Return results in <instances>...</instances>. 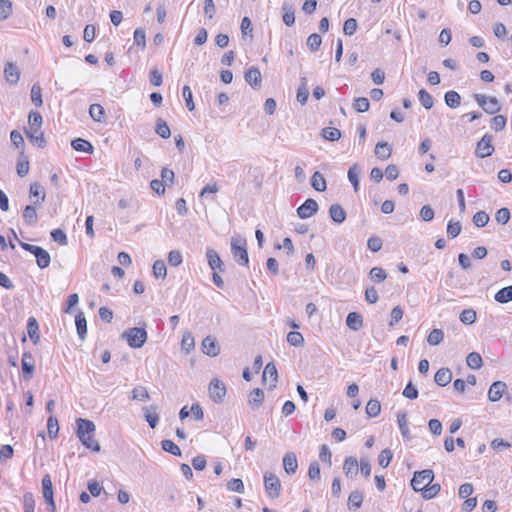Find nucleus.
Segmentation results:
<instances>
[{
  "instance_id": "f257e3e1",
  "label": "nucleus",
  "mask_w": 512,
  "mask_h": 512,
  "mask_svg": "<svg viewBox=\"0 0 512 512\" xmlns=\"http://www.w3.org/2000/svg\"><path fill=\"white\" fill-rule=\"evenodd\" d=\"M122 338L126 339L131 348L138 349L143 347L147 341V332L145 327H133L125 330Z\"/></svg>"
},
{
  "instance_id": "f03ea898",
  "label": "nucleus",
  "mask_w": 512,
  "mask_h": 512,
  "mask_svg": "<svg viewBox=\"0 0 512 512\" xmlns=\"http://www.w3.org/2000/svg\"><path fill=\"white\" fill-rule=\"evenodd\" d=\"M21 248L33 254L36 258V264L40 269H45L50 265L51 256L47 250L40 246L32 245L25 242H19Z\"/></svg>"
},
{
  "instance_id": "7ed1b4c3",
  "label": "nucleus",
  "mask_w": 512,
  "mask_h": 512,
  "mask_svg": "<svg viewBox=\"0 0 512 512\" xmlns=\"http://www.w3.org/2000/svg\"><path fill=\"white\" fill-rule=\"evenodd\" d=\"M231 253L235 261L242 266L249 263L248 252L246 248V240L240 237L231 238Z\"/></svg>"
},
{
  "instance_id": "20e7f679",
  "label": "nucleus",
  "mask_w": 512,
  "mask_h": 512,
  "mask_svg": "<svg viewBox=\"0 0 512 512\" xmlns=\"http://www.w3.org/2000/svg\"><path fill=\"white\" fill-rule=\"evenodd\" d=\"M474 99L477 104L487 113L496 114L501 110V104L496 97L485 94H475Z\"/></svg>"
},
{
  "instance_id": "39448f33",
  "label": "nucleus",
  "mask_w": 512,
  "mask_h": 512,
  "mask_svg": "<svg viewBox=\"0 0 512 512\" xmlns=\"http://www.w3.org/2000/svg\"><path fill=\"white\" fill-rule=\"evenodd\" d=\"M434 480V472L431 469L417 471L411 480V486L415 491H420L425 488V485H430Z\"/></svg>"
},
{
  "instance_id": "423d86ee",
  "label": "nucleus",
  "mask_w": 512,
  "mask_h": 512,
  "mask_svg": "<svg viewBox=\"0 0 512 512\" xmlns=\"http://www.w3.org/2000/svg\"><path fill=\"white\" fill-rule=\"evenodd\" d=\"M264 486L269 498L275 499L280 496L281 482L275 474L268 472L264 474Z\"/></svg>"
},
{
  "instance_id": "0eeeda50",
  "label": "nucleus",
  "mask_w": 512,
  "mask_h": 512,
  "mask_svg": "<svg viewBox=\"0 0 512 512\" xmlns=\"http://www.w3.org/2000/svg\"><path fill=\"white\" fill-rule=\"evenodd\" d=\"M209 397L215 403H222L226 395V386L218 378H213L208 387Z\"/></svg>"
},
{
  "instance_id": "6e6552de",
  "label": "nucleus",
  "mask_w": 512,
  "mask_h": 512,
  "mask_svg": "<svg viewBox=\"0 0 512 512\" xmlns=\"http://www.w3.org/2000/svg\"><path fill=\"white\" fill-rule=\"evenodd\" d=\"M494 146L492 145V136L489 134L483 135V137L477 142L475 155L478 158H485L493 154Z\"/></svg>"
},
{
  "instance_id": "1a4fd4ad",
  "label": "nucleus",
  "mask_w": 512,
  "mask_h": 512,
  "mask_svg": "<svg viewBox=\"0 0 512 512\" xmlns=\"http://www.w3.org/2000/svg\"><path fill=\"white\" fill-rule=\"evenodd\" d=\"M318 209L317 201L309 198L297 208V215L301 219H307L316 214Z\"/></svg>"
},
{
  "instance_id": "9d476101",
  "label": "nucleus",
  "mask_w": 512,
  "mask_h": 512,
  "mask_svg": "<svg viewBox=\"0 0 512 512\" xmlns=\"http://www.w3.org/2000/svg\"><path fill=\"white\" fill-rule=\"evenodd\" d=\"M29 198L34 205H41L46 200V193L39 182H34L29 188Z\"/></svg>"
},
{
  "instance_id": "9b49d317",
  "label": "nucleus",
  "mask_w": 512,
  "mask_h": 512,
  "mask_svg": "<svg viewBox=\"0 0 512 512\" xmlns=\"http://www.w3.org/2000/svg\"><path fill=\"white\" fill-rule=\"evenodd\" d=\"M202 351L204 354L215 357L220 353V346L214 336L208 335L202 341Z\"/></svg>"
},
{
  "instance_id": "f8f14e48",
  "label": "nucleus",
  "mask_w": 512,
  "mask_h": 512,
  "mask_svg": "<svg viewBox=\"0 0 512 512\" xmlns=\"http://www.w3.org/2000/svg\"><path fill=\"white\" fill-rule=\"evenodd\" d=\"M76 424V434L78 438H83L85 434L94 435L96 427L91 420L78 418Z\"/></svg>"
},
{
  "instance_id": "ddd939ff",
  "label": "nucleus",
  "mask_w": 512,
  "mask_h": 512,
  "mask_svg": "<svg viewBox=\"0 0 512 512\" xmlns=\"http://www.w3.org/2000/svg\"><path fill=\"white\" fill-rule=\"evenodd\" d=\"M21 366L24 379L30 380L35 368L33 356L30 352H24L22 354Z\"/></svg>"
},
{
  "instance_id": "4468645a",
  "label": "nucleus",
  "mask_w": 512,
  "mask_h": 512,
  "mask_svg": "<svg viewBox=\"0 0 512 512\" xmlns=\"http://www.w3.org/2000/svg\"><path fill=\"white\" fill-rule=\"evenodd\" d=\"M245 81L254 89L261 87L262 77L257 67H250L244 74Z\"/></svg>"
},
{
  "instance_id": "2eb2a0df",
  "label": "nucleus",
  "mask_w": 512,
  "mask_h": 512,
  "mask_svg": "<svg viewBox=\"0 0 512 512\" xmlns=\"http://www.w3.org/2000/svg\"><path fill=\"white\" fill-rule=\"evenodd\" d=\"M206 257H207L208 265L213 271H217V270L219 272L224 271L223 262L216 250H214L212 248H208L206 251Z\"/></svg>"
},
{
  "instance_id": "dca6fc26",
  "label": "nucleus",
  "mask_w": 512,
  "mask_h": 512,
  "mask_svg": "<svg viewBox=\"0 0 512 512\" xmlns=\"http://www.w3.org/2000/svg\"><path fill=\"white\" fill-rule=\"evenodd\" d=\"M506 389H507V385L505 382H502V381L493 382L488 391L489 400L492 402H496V401L500 400Z\"/></svg>"
},
{
  "instance_id": "f3484780",
  "label": "nucleus",
  "mask_w": 512,
  "mask_h": 512,
  "mask_svg": "<svg viewBox=\"0 0 512 512\" xmlns=\"http://www.w3.org/2000/svg\"><path fill=\"white\" fill-rule=\"evenodd\" d=\"M283 467L287 474L293 475L298 469V461L296 454L293 452H287L283 457Z\"/></svg>"
},
{
  "instance_id": "a211bd4d",
  "label": "nucleus",
  "mask_w": 512,
  "mask_h": 512,
  "mask_svg": "<svg viewBox=\"0 0 512 512\" xmlns=\"http://www.w3.org/2000/svg\"><path fill=\"white\" fill-rule=\"evenodd\" d=\"M144 411V418L148 422L149 426L154 429L159 421L158 416V406L157 405H150L143 407Z\"/></svg>"
},
{
  "instance_id": "6ab92c4d",
  "label": "nucleus",
  "mask_w": 512,
  "mask_h": 512,
  "mask_svg": "<svg viewBox=\"0 0 512 512\" xmlns=\"http://www.w3.org/2000/svg\"><path fill=\"white\" fill-rule=\"evenodd\" d=\"M4 76L7 82L16 84L20 78V71L14 63L8 62L4 68Z\"/></svg>"
},
{
  "instance_id": "aec40b11",
  "label": "nucleus",
  "mask_w": 512,
  "mask_h": 512,
  "mask_svg": "<svg viewBox=\"0 0 512 512\" xmlns=\"http://www.w3.org/2000/svg\"><path fill=\"white\" fill-rule=\"evenodd\" d=\"M36 206L37 205L30 204L23 209L22 217L25 224L28 226H34L38 221Z\"/></svg>"
},
{
  "instance_id": "412c9836",
  "label": "nucleus",
  "mask_w": 512,
  "mask_h": 512,
  "mask_svg": "<svg viewBox=\"0 0 512 512\" xmlns=\"http://www.w3.org/2000/svg\"><path fill=\"white\" fill-rule=\"evenodd\" d=\"M329 216L333 222L341 224L346 220V211L340 204H332L329 208Z\"/></svg>"
},
{
  "instance_id": "4be33fe9",
  "label": "nucleus",
  "mask_w": 512,
  "mask_h": 512,
  "mask_svg": "<svg viewBox=\"0 0 512 512\" xmlns=\"http://www.w3.org/2000/svg\"><path fill=\"white\" fill-rule=\"evenodd\" d=\"M343 470L347 477L353 478L358 474L359 464L355 457H347L343 464Z\"/></svg>"
},
{
  "instance_id": "5701e85b",
  "label": "nucleus",
  "mask_w": 512,
  "mask_h": 512,
  "mask_svg": "<svg viewBox=\"0 0 512 512\" xmlns=\"http://www.w3.org/2000/svg\"><path fill=\"white\" fill-rule=\"evenodd\" d=\"M27 333L33 344H38L40 340L39 325L34 317H29L27 321Z\"/></svg>"
},
{
  "instance_id": "b1692460",
  "label": "nucleus",
  "mask_w": 512,
  "mask_h": 512,
  "mask_svg": "<svg viewBox=\"0 0 512 512\" xmlns=\"http://www.w3.org/2000/svg\"><path fill=\"white\" fill-rule=\"evenodd\" d=\"M452 380V372L449 368H440L434 376V381L437 385L444 387Z\"/></svg>"
},
{
  "instance_id": "393cba45",
  "label": "nucleus",
  "mask_w": 512,
  "mask_h": 512,
  "mask_svg": "<svg viewBox=\"0 0 512 512\" xmlns=\"http://www.w3.org/2000/svg\"><path fill=\"white\" fill-rule=\"evenodd\" d=\"M346 325L353 331H358L363 327V318L357 312H350L346 317Z\"/></svg>"
},
{
  "instance_id": "a878e982",
  "label": "nucleus",
  "mask_w": 512,
  "mask_h": 512,
  "mask_svg": "<svg viewBox=\"0 0 512 512\" xmlns=\"http://www.w3.org/2000/svg\"><path fill=\"white\" fill-rule=\"evenodd\" d=\"M282 19L285 25L291 27L295 23V9L291 4L283 3L282 7Z\"/></svg>"
},
{
  "instance_id": "bb28decb",
  "label": "nucleus",
  "mask_w": 512,
  "mask_h": 512,
  "mask_svg": "<svg viewBox=\"0 0 512 512\" xmlns=\"http://www.w3.org/2000/svg\"><path fill=\"white\" fill-rule=\"evenodd\" d=\"M77 334L81 340H84L87 334V320L83 312H78L75 316Z\"/></svg>"
},
{
  "instance_id": "cd10ccee",
  "label": "nucleus",
  "mask_w": 512,
  "mask_h": 512,
  "mask_svg": "<svg viewBox=\"0 0 512 512\" xmlns=\"http://www.w3.org/2000/svg\"><path fill=\"white\" fill-rule=\"evenodd\" d=\"M27 137L29 140L36 144L38 147L43 148L46 145V140L43 136V133L40 131V129H29L25 131Z\"/></svg>"
},
{
  "instance_id": "c85d7f7f",
  "label": "nucleus",
  "mask_w": 512,
  "mask_h": 512,
  "mask_svg": "<svg viewBox=\"0 0 512 512\" xmlns=\"http://www.w3.org/2000/svg\"><path fill=\"white\" fill-rule=\"evenodd\" d=\"M494 299L500 304H506L512 301V285L503 287L498 290L494 296Z\"/></svg>"
},
{
  "instance_id": "c756f323",
  "label": "nucleus",
  "mask_w": 512,
  "mask_h": 512,
  "mask_svg": "<svg viewBox=\"0 0 512 512\" xmlns=\"http://www.w3.org/2000/svg\"><path fill=\"white\" fill-rule=\"evenodd\" d=\"M269 377L271 379L272 384L270 385V389L276 387V382L278 379L277 368L274 363L270 362L266 365L263 371V380L265 381Z\"/></svg>"
},
{
  "instance_id": "7c9ffc66",
  "label": "nucleus",
  "mask_w": 512,
  "mask_h": 512,
  "mask_svg": "<svg viewBox=\"0 0 512 512\" xmlns=\"http://www.w3.org/2000/svg\"><path fill=\"white\" fill-rule=\"evenodd\" d=\"M392 147L387 142H378L375 146V155L382 160L390 158Z\"/></svg>"
},
{
  "instance_id": "2f4dec72",
  "label": "nucleus",
  "mask_w": 512,
  "mask_h": 512,
  "mask_svg": "<svg viewBox=\"0 0 512 512\" xmlns=\"http://www.w3.org/2000/svg\"><path fill=\"white\" fill-rule=\"evenodd\" d=\"M363 502V494L359 490H355L350 493L348 497V508L349 510L356 511L359 509Z\"/></svg>"
},
{
  "instance_id": "473e14b6",
  "label": "nucleus",
  "mask_w": 512,
  "mask_h": 512,
  "mask_svg": "<svg viewBox=\"0 0 512 512\" xmlns=\"http://www.w3.org/2000/svg\"><path fill=\"white\" fill-rule=\"evenodd\" d=\"M308 97H309V90L307 87V79H306V77H302L300 79V85L297 90L296 98H297V101L301 105H304L307 102Z\"/></svg>"
},
{
  "instance_id": "72a5a7b5",
  "label": "nucleus",
  "mask_w": 512,
  "mask_h": 512,
  "mask_svg": "<svg viewBox=\"0 0 512 512\" xmlns=\"http://www.w3.org/2000/svg\"><path fill=\"white\" fill-rule=\"evenodd\" d=\"M264 400V392L260 388H255L249 395L248 402L253 406V409H258Z\"/></svg>"
},
{
  "instance_id": "f704fd0d",
  "label": "nucleus",
  "mask_w": 512,
  "mask_h": 512,
  "mask_svg": "<svg viewBox=\"0 0 512 512\" xmlns=\"http://www.w3.org/2000/svg\"><path fill=\"white\" fill-rule=\"evenodd\" d=\"M71 146L74 150L78 152H85V153H92L93 152V146L92 144L82 138H76L71 142Z\"/></svg>"
},
{
  "instance_id": "c9c22d12",
  "label": "nucleus",
  "mask_w": 512,
  "mask_h": 512,
  "mask_svg": "<svg viewBox=\"0 0 512 512\" xmlns=\"http://www.w3.org/2000/svg\"><path fill=\"white\" fill-rule=\"evenodd\" d=\"M445 104L450 108H457L461 104V96L458 92L450 90L444 95Z\"/></svg>"
},
{
  "instance_id": "e433bc0d",
  "label": "nucleus",
  "mask_w": 512,
  "mask_h": 512,
  "mask_svg": "<svg viewBox=\"0 0 512 512\" xmlns=\"http://www.w3.org/2000/svg\"><path fill=\"white\" fill-rule=\"evenodd\" d=\"M397 422H398L399 429H400V432H401V435L403 436V438L410 440L411 436H410V431H409L408 423H407V415L405 412H400L397 414Z\"/></svg>"
},
{
  "instance_id": "4c0bfd02",
  "label": "nucleus",
  "mask_w": 512,
  "mask_h": 512,
  "mask_svg": "<svg viewBox=\"0 0 512 512\" xmlns=\"http://www.w3.org/2000/svg\"><path fill=\"white\" fill-rule=\"evenodd\" d=\"M311 185L312 187L318 191V192H323L326 190L327 188V185H326V180L325 178L323 177V175L316 171L313 175H312V178H311Z\"/></svg>"
},
{
  "instance_id": "58836bf2",
  "label": "nucleus",
  "mask_w": 512,
  "mask_h": 512,
  "mask_svg": "<svg viewBox=\"0 0 512 512\" xmlns=\"http://www.w3.org/2000/svg\"><path fill=\"white\" fill-rule=\"evenodd\" d=\"M155 132L162 138L168 139L171 136V130L165 120L158 118L156 122Z\"/></svg>"
},
{
  "instance_id": "ea45409f",
  "label": "nucleus",
  "mask_w": 512,
  "mask_h": 512,
  "mask_svg": "<svg viewBox=\"0 0 512 512\" xmlns=\"http://www.w3.org/2000/svg\"><path fill=\"white\" fill-rule=\"evenodd\" d=\"M89 114L96 122H103L105 110L100 104H91L89 107Z\"/></svg>"
},
{
  "instance_id": "a19ab883",
  "label": "nucleus",
  "mask_w": 512,
  "mask_h": 512,
  "mask_svg": "<svg viewBox=\"0 0 512 512\" xmlns=\"http://www.w3.org/2000/svg\"><path fill=\"white\" fill-rule=\"evenodd\" d=\"M466 363L471 369H480L483 365L482 357L477 352H471L466 357Z\"/></svg>"
},
{
  "instance_id": "79ce46f5",
  "label": "nucleus",
  "mask_w": 512,
  "mask_h": 512,
  "mask_svg": "<svg viewBox=\"0 0 512 512\" xmlns=\"http://www.w3.org/2000/svg\"><path fill=\"white\" fill-rule=\"evenodd\" d=\"M381 412V404L377 399H370L366 405V414L368 417H377Z\"/></svg>"
},
{
  "instance_id": "37998d69",
  "label": "nucleus",
  "mask_w": 512,
  "mask_h": 512,
  "mask_svg": "<svg viewBox=\"0 0 512 512\" xmlns=\"http://www.w3.org/2000/svg\"><path fill=\"white\" fill-rule=\"evenodd\" d=\"M441 490L440 484L436 483L433 485H425V488L421 489L422 497L425 500H430L434 498Z\"/></svg>"
},
{
  "instance_id": "c03bdc74",
  "label": "nucleus",
  "mask_w": 512,
  "mask_h": 512,
  "mask_svg": "<svg viewBox=\"0 0 512 512\" xmlns=\"http://www.w3.org/2000/svg\"><path fill=\"white\" fill-rule=\"evenodd\" d=\"M321 136L328 141H336L341 137V131L334 127H325L321 131Z\"/></svg>"
},
{
  "instance_id": "a18cd8bd",
  "label": "nucleus",
  "mask_w": 512,
  "mask_h": 512,
  "mask_svg": "<svg viewBox=\"0 0 512 512\" xmlns=\"http://www.w3.org/2000/svg\"><path fill=\"white\" fill-rule=\"evenodd\" d=\"M79 440L86 448L94 452L100 451V444L94 439V435L85 434V436L83 438H79Z\"/></svg>"
},
{
  "instance_id": "49530a36",
  "label": "nucleus",
  "mask_w": 512,
  "mask_h": 512,
  "mask_svg": "<svg viewBox=\"0 0 512 512\" xmlns=\"http://www.w3.org/2000/svg\"><path fill=\"white\" fill-rule=\"evenodd\" d=\"M369 278L373 282L381 283L387 278V273L381 267H373L369 272Z\"/></svg>"
},
{
  "instance_id": "de8ad7c7",
  "label": "nucleus",
  "mask_w": 512,
  "mask_h": 512,
  "mask_svg": "<svg viewBox=\"0 0 512 512\" xmlns=\"http://www.w3.org/2000/svg\"><path fill=\"white\" fill-rule=\"evenodd\" d=\"M42 492L45 500L54 496L52 481L48 474L42 478Z\"/></svg>"
},
{
  "instance_id": "09e8293b",
  "label": "nucleus",
  "mask_w": 512,
  "mask_h": 512,
  "mask_svg": "<svg viewBox=\"0 0 512 512\" xmlns=\"http://www.w3.org/2000/svg\"><path fill=\"white\" fill-rule=\"evenodd\" d=\"M476 311L473 309H464L459 316L460 321L463 324L471 325L476 321Z\"/></svg>"
},
{
  "instance_id": "8fccbe9b",
  "label": "nucleus",
  "mask_w": 512,
  "mask_h": 512,
  "mask_svg": "<svg viewBox=\"0 0 512 512\" xmlns=\"http://www.w3.org/2000/svg\"><path fill=\"white\" fill-rule=\"evenodd\" d=\"M161 447L165 452L171 453L175 456H181V450L172 440H162Z\"/></svg>"
},
{
  "instance_id": "3c124183",
  "label": "nucleus",
  "mask_w": 512,
  "mask_h": 512,
  "mask_svg": "<svg viewBox=\"0 0 512 512\" xmlns=\"http://www.w3.org/2000/svg\"><path fill=\"white\" fill-rule=\"evenodd\" d=\"M287 342L294 347H300L304 344V337L300 332L291 331L287 335Z\"/></svg>"
},
{
  "instance_id": "603ef678",
  "label": "nucleus",
  "mask_w": 512,
  "mask_h": 512,
  "mask_svg": "<svg viewBox=\"0 0 512 512\" xmlns=\"http://www.w3.org/2000/svg\"><path fill=\"white\" fill-rule=\"evenodd\" d=\"M132 400L146 401L150 398L147 389L143 386L135 387L131 392Z\"/></svg>"
},
{
  "instance_id": "864d4df0",
  "label": "nucleus",
  "mask_w": 512,
  "mask_h": 512,
  "mask_svg": "<svg viewBox=\"0 0 512 512\" xmlns=\"http://www.w3.org/2000/svg\"><path fill=\"white\" fill-rule=\"evenodd\" d=\"M41 91V87L37 83L31 88V101L36 107H41L43 104Z\"/></svg>"
},
{
  "instance_id": "5fc2aeb1",
  "label": "nucleus",
  "mask_w": 512,
  "mask_h": 512,
  "mask_svg": "<svg viewBox=\"0 0 512 512\" xmlns=\"http://www.w3.org/2000/svg\"><path fill=\"white\" fill-rule=\"evenodd\" d=\"M419 101L425 109H431L434 104L433 97L425 90L421 89L418 93Z\"/></svg>"
},
{
  "instance_id": "6e6d98bb",
  "label": "nucleus",
  "mask_w": 512,
  "mask_h": 512,
  "mask_svg": "<svg viewBox=\"0 0 512 512\" xmlns=\"http://www.w3.org/2000/svg\"><path fill=\"white\" fill-rule=\"evenodd\" d=\"M443 338H444V333L441 329H433L428 337H427V341L430 345H439L442 341H443Z\"/></svg>"
},
{
  "instance_id": "4d7b16f0",
  "label": "nucleus",
  "mask_w": 512,
  "mask_h": 512,
  "mask_svg": "<svg viewBox=\"0 0 512 512\" xmlns=\"http://www.w3.org/2000/svg\"><path fill=\"white\" fill-rule=\"evenodd\" d=\"M348 179L353 185L355 191L359 189V170L356 164L351 166L348 170Z\"/></svg>"
},
{
  "instance_id": "13d9d810",
  "label": "nucleus",
  "mask_w": 512,
  "mask_h": 512,
  "mask_svg": "<svg viewBox=\"0 0 512 512\" xmlns=\"http://www.w3.org/2000/svg\"><path fill=\"white\" fill-rule=\"evenodd\" d=\"M153 274L156 278L164 279L167 275V268L162 260H156L153 264Z\"/></svg>"
},
{
  "instance_id": "bf43d9fd",
  "label": "nucleus",
  "mask_w": 512,
  "mask_h": 512,
  "mask_svg": "<svg viewBox=\"0 0 512 512\" xmlns=\"http://www.w3.org/2000/svg\"><path fill=\"white\" fill-rule=\"evenodd\" d=\"M48 435L50 438H56L59 432L58 420L54 416H50L47 420Z\"/></svg>"
},
{
  "instance_id": "052dcab7",
  "label": "nucleus",
  "mask_w": 512,
  "mask_h": 512,
  "mask_svg": "<svg viewBox=\"0 0 512 512\" xmlns=\"http://www.w3.org/2000/svg\"><path fill=\"white\" fill-rule=\"evenodd\" d=\"M227 489L229 491L237 492V493H244L245 487L244 483L239 478H233L227 482Z\"/></svg>"
},
{
  "instance_id": "680f3d73",
  "label": "nucleus",
  "mask_w": 512,
  "mask_h": 512,
  "mask_svg": "<svg viewBox=\"0 0 512 512\" xmlns=\"http://www.w3.org/2000/svg\"><path fill=\"white\" fill-rule=\"evenodd\" d=\"M369 107L370 103L366 97H358L353 102V108L359 113L368 111Z\"/></svg>"
},
{
  "instance_id": "e2e57ef3",
  "label": "nucleus",
  "mask_w": 512,
  "mask_h": 512,
  "mask_svg": "<svg viewBox=\"0 0 512 512\" xmlns=\"http://www.w3.org/2000/svg\"><path fill=\"white\" fill-rule=\"evenodd\" d=\"M50 235L53 241L59 245L65 246L68 244L67 236L62 229H54L51 231Z\"/></svg>"
},
{
  "instance_id": "0e129e2a",
  "label": "nucleus",
  "mask_w": 512,
  "mask_h": 512,
  "mask_svg": "<svg viewBox=\"0 0 512 512\" xmlns=\"http://www.w3.org/2000/svg\"><path fill=\"white\" fill-rule=\"evenodd\" d=\"M489 215L485 211H478L473 216V223L477 227H484L489 222Z\"/></svg>"
},
{
  "instance_id": "69168bd1",
  "label": "nucleus",
  "mask_w": 512,
  "mask_h": 512,
  "mask_svg": "<svg viewBox=\"0 0 512 512\" xmlns=\"http://www.w3.org/2000/svg\"><path fill=\"white\" fill-rule=\"evenodd\" d=\"M23 508L24 512H34L35 499L31 492H26L23 496Z\"/></svg>"
},
{
  "instance_id": "338daca9",
  "label": "nucleus",
  "mask_w": 512,
  "mask_h": 512,
  "mask_svg": "<svg viewBox=\"0 0 512 512\" xmlns=\"http://www.w3.org/2000/svg\"><path fill=\"white\" fill-rule=\"evenodd\" d=\"M322 43V38L319 34L313 33L307 38V46L311 51H317Z\"/></svg>"
},
{
  "instance_id": "774afa93",
  "label": "nucleus",
  "mask_w": 512,
  "mask_h": 512,
  "mask_svg": "<svg viewBox=\"0 0 512 512\" xmlns=\"http://www.w3.org/2000/svg\"><path fill=\"white\" fill-rule=\"evenodd\" d=\"M393 454L390 449H384L378 456V463L381 467L386 468L392 460Z\"/></svg>"
}]
</instances>
